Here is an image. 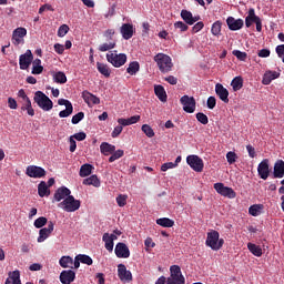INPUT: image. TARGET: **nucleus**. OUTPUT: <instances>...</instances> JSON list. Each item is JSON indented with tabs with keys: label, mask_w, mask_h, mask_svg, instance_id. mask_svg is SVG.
<instances>
[{
	"label": "nucleus",
	"mask_w": 284,
	"mask_h": 284,
	"mask_svg": "<svg viewBox=\"0 0 284 284\" xmlns=\"http://www.w3.org/2000/svg\"><path fill=\"white\" fill-rule=\"evenodd\" d=\"M58 207H62L64 212H77V210L81 207V201L74 199L72 195H69L62 202L59 203Z\"/></svg>",
	"instance_id": "nucleus-5"
},
{
	"label": "nucleus",
	"mask_w": 284,
	"mask_h": 284,
	"mask_svg": "<svg viewBox=\"0 0 284 284\" xmlns=\"http://www.w3.org/2000/svg\"><path fill=\"white\" fill-rule=\"evenodd\" d=\"M102 241L104 242V247L108 252H112V250H114V242L110 239V233H104Z\"/></svg>",
	"instance_id": "nucleus-34"
},
{
	"label": "nucleus",
	"mask_w": 284,
	"mask_h": 284,
	"mask_svg": "<svg viewBox=\"0 0 284 284\" xmlns=\"http://www.w3.org/2000/svg\"><path fill=\"white\" fill-rule=\"evenodd\" d=\"M74 112V106H67L65 110L59 112L60 119H68Z\"/></svg>",
	"instance_id": "nucleus-48"
},
{
	"label": "nucleus",
	"mask_w": 284,
	"mask_h": 284,
	"mask_svg": "<svg viewBox=\"0 0 284 284\" xmlns=\"http://www.w3.org/2000/svg\"><path fill=\"white\" fill-rule=\"evenodd\" d=\"M139 70H141V64H139L138 61L130 62L129 67L126 68V72L131 77H134Z\"/></svg>",
	"instance_id": "nucleus-36"
},
{
	"label": "nucleus",
	"mask_w": 284,
	"mask_h": 284,
	"mask_svg": "<svg viewBox=\"0 0 284 284\" xmlns=\"http://www.w3.org/2000/svg\"><path fill=\"white\" fill-rule=\"evenodd\" d=\"M28 34V29L23 27H18L12 33L13 45H20L23 42V38Z\"/></svg>",
	"instance_id": "nucleus-12"
},
{
	"label": "nucleus",
	"mask_w": 284,
	"mask_h": 284,
	"mask_svg": "<svg viewBox=\"0 0 284 284\" xmlns=\"http://www.w3.org/2000/svg\"><path fill=\"white\" fill-rule=\"evenodd\" d=\"M53 79H54L55 83H61V84L68 83V77H65V73L62 71L57 72L53 75Z\"/></svg>",
	"instance_id": "nucleus-42"
},
{
	"label": "nucleus",
	"mask_w": 284,
	"mask_h": 284,
	"mask_svg": "<svg viewBox=\"0 0 284 284\" xmlns=\"http://www.w3.org/2000/svg\"><path fill=\"white\" fill-rule=\"evenodd\" d=\"M220 234L217 231H211L207 233L206 236V245L207 247H211V250L214 251H219L223 247V243H225V241H223V239L220 240Z\"/></svg>",
	"instance_id": "nucleus-3"
},
{
	"label": "nucleus",
	"mask_w": 284,
	"mask_h": 284,
	"mask_svg": "<svg viewBox=\"0 0 284 284\" xmlns=\"http://www.w3.org/2000/svg\"><path fill=\"white\" fill-rule=\"evenodd\" d=\"M26 174L27 176H30V179H43V176H45V169L37 165H29Z\"/></svg>",
	"instance_id": "nucleus-11"
},
{
	"label": "nucleus",
	"mask_w": 284,
	"mask_h": 284,
	"mask_svg": "<svg viewBox=\"0 0 284 284\" xmlns=\"http://www.w3.org/2000/svg\"><path fill=\"white\" fill-rule=\"evenodd\" d=\"M196 120L202 123V125H207V123H210L207 115L202 112L196 113Z\"/></svg>",
	"instance_id": "nucleus-52"
},
{
	"label": "nucleus",
	"mask_w": 284,
	"mask_h": 284,
	"mask_svg": "<svg viewBox=\"0 0 284 284\" xmlns=\"http://www.w3.org/2000/svg\"><path fill=\"white\" fill-rule=\"evenodd\" d=\"M226 26L229 27V30L236 32V30H241L245 26V21H243V19H236L234 17H229L226 19Z\"/></svg>",
	"instance_id": "nucleus-15"
},
{
	"label": "nucleus",
	"mask_w": 284,
	"mask_h": 284,
	"mask_svg": "<svg viewBox=\"0 0 284 284\" xmlns=\"http://www.w3.org/2000/svg\"><path fill=\"white\" fill-rule=\"evenodd\" d=\"M174 28L176 30H180V32H187L190 27H187V23H185L183 21H178L174 23Z\"/></svg>",
	"instance_id": "nucleus-56"
},
{
	"label": "nucleus",
	"mask_w": 284,
	"mask_h": 284,
	"mask_svg": "<svg viewBox=\"0 0 284 284\" xmlns=\"http://www.w3.org/2000/svg\"><path fill=\"white\" fill-rule=\"evenodd\" d=\"M275 52L280 59H283L284 57V44H280L276 47Z\"/></svg>",
	"instance_id": "nucleus-63"
},
{
	"label": "nucleus",
	"mask_w": 284,
	"mask_h": 284,
	"mask_svg": "<svg viewBox=\"0 0 284 284\" xmlns=\"http://www.w3.org/2000/svg\"><path fill=\"white\" fill-rule=\"evenodd\" d=\"M115 201L119 207H125V205H128V195L120 194L116 196Z\"/></svg>",
	"instance_id": "nucleus-49"
},
{
	"label": "nucleus",
	"mask_w": 284,
	"mask_h": 284,
	"mask_svg": "<svg viewBox=\"0 0 284 284\" xmlns=\"http://www.w3.org/2000/svg\"><path fill=\"white\" fill-rule=\"evenodd\" d=\"M82 99L88 103V105H99V103H101V99L89 91L82 92Z\"/></svg>",
	"instance_id": "nucleus-23"
},
{
	"label": "nucleus",
	"mask_w": 284,
	"mask_h": 284,
	"mask_svg": "<svg viewBox=\"0 0 284 284\" xmlns=\"http://www.w3.org/2000/svg\"><path fill=\"white\" fill-rule=\"evenodd\" d=\"M106 61L113 65V68H121L128 62V55L125 53H108Z\"/></svg>",
	"instance_id": "nucleus-6"
},
{
	"label": "nucleus",
	"mask_w": 284,
	"mask_h": 284,
	"mask_svg": "<svg viewBox=\"0 0 284 284\" xmlns=\"http://www.w3.org/2000/svg\"><path fill=\"white\" fill-rule=\"evenodd\" d=\"M115 150H116V146L108 142H102L100 145V152L101 154H104V156H110V154L114 153Z\"/></svg>",
	"instance_id": "nucleus-27"
},
{
	"label": "nucleus",
	"mask_w": 284,
	"mask_h": 284,
	"mask_svg": "<svg viewBox=\"0 0 284 284\" xmlns=\"http://www.w3.org/2000/svg\"><path fill=\"white\" fill-rule=\"evenodd\" d=\"M94 169V166H92L91 164H83L80 168V176L82 179H85V176H90V174H92V170Z\"/></svg>",
	"instance_id": "nucleus-37"
},
{
	"label": "nucleus",
	"mask_w": 284,
	"mask_h": 284,
	"mask_svg": "<svg viewBox=\"0 0 284 284\" xmlns=\"http://www.w3.org/2000/svg\"><path fill=\"white\" fill-rule=\"evenodd\" d=\"M116 48V42H105L99 47L100 52H108L109 50H114Z\"/></svg>",
	"instance_id": "nucleus-45"
},
{
	"label": "nucleus",
	"mask_w": 284,
	"mask_h": 284,
	"mask_svg": "<svg viewBox=\"0 0 284 284\" xmlns=\"http://www.w3.org/2000/svg\"><path fill=\"white\" fill-rule=\"evenodd\" d=\"M118 276L123 283H130V281L132 280V272L128 271L125 264H119Z\"/></svg>",
	"instance_id": "nucleus-16"
},
{
	"label": "nucleus",
	"mask_w": 284,
	"mask_h": 284,
	"mask_svg": "<svg viewBox=\"0 0 284 284\" xmlns=\"http://www.w3.org/2000/svg\"><path fill=\"white\" fill-rule=\"evenodd\" d=\"M186 163L194 170V172H203V159L199 158V155H189L186 158Z\"/></svg>",
	"instance_id": "nucleus-10"
},
{
	"label": "nucleus",
	"mask_w": 284,
	"mask_h": 284,
	"mask_svg": "<svg viewBox=\"0 0 284 284\" xmlns=\"http://www.w3.org/2000/svg\"><path fill=\"white\" fill-rule=\"evenodd\" d=\"M52 232H54V222L50 221L48 227H43L39 231L38 243H43V241L50 237Z\"/></svg>",
	"instance_id": "nucleus-14"
},
{
	"label": "nucleus",
	"mask_w": 284,
	"mask_h": 284,
	"mask_svg": "<svg viewBox=\"0 0 284 284\" xmlns=\"http://www.w3.org/2000/svg\"><path fill=\"white\" fill-rule=\"evenodd\" d=\"M214 190L221 196H225V199H236V192L234 189L225 186V184L217 182L214 184Z\"/></svg>",
	"instance_id": "nucleus-8"
},
{
	"label": "nucleus",
	"mask_w": 284,
	"mask_h": 284,
	"mask_svg": "<svg viewBox=\"0 0 284 284\" xmlns=\"http://www.w3.org/2000/svg\"><path fill=\"white\" fill-rule=\"evenodd\" d=\"M70 194H72V191H70V189H68L67 186H61L55 191L53 199L59 203L60 201H63V199H68Z\"/></svg>",
	"instance_id": "nucleus-21"
},
{
	"label": "nucleus",
	"mask_w": 284,
	"mask_h": 284,
	"mask_svg": "<svg viewBox=\"0 0 284 284\" xmlns=\"http://www.w3.org/2000/svg\"><path fill=\"white\" fill-rule=\"evenodd\" d=\"M215 93L221 99V101H223V103H230V91H227L223 84L217 83L215 85Z\"/></svg>",
	"instance_id": "nucleus-19"
},
{
	"label": "nucleus",
	"mask_w": 284,
	"mask_h": 284,
	"mask_svg": "<svg viewBox=\"0 0 284 284\" xmlns=\"http://www.w3.org/2000/svg\"><path fill=\"white\" fill-rule=\"evenodd\" d=\"M180 103L183 105V110L184 112H187V114H194L196 111V100L194 97L183 95L180 99Z\"/></svg>",
	"instance_id": "nucleus-7"
},
{
	"label": "nucleus",
	"mask_w": 284,
	"mask_h": 284,
	"mask_svg": "<svg viewBox=\"0 0 284 284\" xmlns=\"http://www.w3.org/2000/svg\"><path fill=\"white\" fill-rule=\"evenodd\" d=\"M60 266L68 268V267H72V265H74V260L70 256H62L59 261Z\"/></svg>",
	"instance_id": "nucleus-40"
},
{
	"label": "nucleus",
	"mask_w": 284,
	"mask_h": 284,
	"mask_svg": "<svg viewBox=\"0 0 284 284\" xmlns=\"http://www.w3.org/2000/svg\"><path fill=\"white\" fill-rule=\"evenodd\" d=\"M45 10H49V12H54V8H52L51 4L45 3L40 7L39 14H43Z\"/></svg>",
	"instance_id": "nucleus-60"
},
{
	"label": "nucleus",
	"mask_w": 284,
	"mask_h": 284,
	"mask_svg": "<svg viewBox=\"0 0 284 284\" xmlns=\"http://www.w3.org/2000/svg\"><path fill=\"white\" fill-rule=\"evenodd\" d=\"M278 77H281V73L276 71H266L264 73L262 83L263 85H270V83H272L275 79H278Z\"/></svg>",
	"instance_id": "nucleus-25"
},
{
	"label": "nucleus",
	"mask_w": 284,
	"mask_h": 284,
	"mask_svg": "<svg viewBox=\"0 0 284 284\" xmlns=\"http://www.w3.org/2000/svg\"><path fill=\"white\" fill-rule=\"evenodd\" d=\"M97 68H98V72H100V74H103V77H105L106 79L110 77L111 71H110V67H108V64L97 62Z\"/></svg>",
	"instance_id": "nucleus-35"
},
{
	"label": "nucleus",
	"mask_w": 284,
	"mask_h": 284,
	"mask_svg": "<svg viewBox=\"0 0 284 284\" xmlns=\"http://www.w3.org/2000/svg\"><path fill=\"white\" fill-rule=\"evenodd\" d=\"M284 176V161L277 160L273 168V179H283Z\"/></svg>",
	"instance_id": "nucleus-24"
},
{
	"label": "nucleus",
	"mask_w": 284,
	"mask_h": 284,
	"mask_svg": "<svg viewBox=\"0 0 284 284\" xmlns=\"http://www.w3.org/2000/svg\"><path fill=\"white\" fill-rule=\"evenodd\" d=\"M153 60L158 64V68L160 72H172L173 63H172V58L165 53H158Z\"/></svg>",
	"instance_id": "nucleus-2"
},
{
	"label": "nucleus",
	"mask_w": 284,
	"mask_h": 284,
	"mask_svg": "<svg viewBox=\"0 0 284 284\" xmlns=\"http://www.w3.org/2000/svg\"><path fill=\"white\" fill-rule=\"evenodd\" d=\"M83 119H85V113L79 112V113H77L75 115L72 116L71 123L73 125H77L78 123H81V121H83Z\"/></svg>",
	"instance_id": "nucleus-51"
},
{
	"label": "nucleus",
	"mask_w": 284,
	"mask_h": 284,
	"mask_svg": "<svg viewBox=\"0 0 284 284\" xmlns=\"http://www.w3.org/2000/svg\"><path fill=\"white\" fill-rule=\"evenodd\" d=\"M166 284H185V276H183V273L181 272V266H170V277L168 278Z\"/></svg>",
	"instance_id": "nucleus-4"
},
{
	"label": "nucleus",
	"mask_w": 284,
	"mask_h": 284,
	"mask_svg": "<svg viewBox=\"0 0 284 284\" xmlns=\"http://www.w3.org/2000/svg\"><path fill=\"white\" fill-rule=\"evenodd\" d=\"M95 281H97L98 284H105V274L97 273L95 274Z\"/></svg>",
	"instance_id": "nucleus-62"
},
{
	"label": "nucleus",
	"mask_w": 284,
	"mask_h": 284,
	"mask_svg": "<svg viewBox=\"0 0 284 284\" xmlns=\"http://www.w3.org/2000/svg\"><path fill=\"white\" fill-rule=\"evenodd\" d=\"M233 57H236L239 61H246L247 60V53L243 52L241 50H233L232 51Z\"/></svg>",
	"instance_id": "nucleus-47"
},
{
	"label": "nucleus",
	"mask_w": 284,
	"mask_h": 284,
	"mask_svg": "<svg viewBox=\"0 0 284 284\" xmlns=\"http://www.w3.org/2000/svg\"><path fill=\"white\" fill-rule=\"evenodd\" d=\"M112 155L109 158V163H114V161L123 158V154H125V152L123 150H115L113 153H111Z\"/></svg>",
	"instance_id": "nucleus-46"
},
{
	"label": "nucleus",
	"mask_w": 284,
	"mask_h": 284,
	"mask_svg": "<svg viewBox=\"0 0 284 284\" xmlns=\"http://www.w3.org/2000/svg\"><path fill=\"white\" fill-rule=\"evenodd\" d=\"M115 255L118 258H130V248L125 243L119 242L115 245Z\"/></svg>",
	"instance_id": "nucleus-18"
},
{
	"label": "nucleus",
	"mask_w": 284,
	"mask_h": 284,
	"mask_svg": "<svg viewBox=\"0 0 284 284\" xmlns=\"http://www.w3.org/2000/svg\"><path fill=\"white\" fill-rule=\"evenodd\" d=\"M21 284V273L19 271H13L9 273V277L7 278L4 284Z\"/></svg>",
	"instance_id": "nucleus-29"
},
{
	"label": "nucleus",
	"mask_w": 284,
	"mask_h": 284,
	"mask_svg": "<svg viewBox=\"0 0 284 284\" xmlns=\"http://www.w3.org/2000/svg\"><path fill=\"white\" fill-rule=\"evenodd\" d=\"M34 103H37L38 108L43 110L44 112H50L52 108H54V103L45 93L42 91H37L33 97Z\"/></svg>",
	"instance_id": "nucleus-1"
},
{
	"label": "nucleus",
	"mask_w": 284,
	"mask_h": 284,
	"mask_svg": "<svg viewBox=\"0 0 284 284\" xmlns=\"http://www.w3.org/2000/svg\"><path fill=\"white\" fill-rule=\"evenodd\" d=\"M257 174L263 181H267L270 178V160L264 159L257 166Z\"/></svg>",
	"instance_id": "nucleus-13"
},
{
	"label": "nucleus",
	"mask_w": 284,
	"mask_h": 284,
	"mask_svg": "<svg viewBox=\"0 0 284 284\" xmlns=\"http://www.w3.org/2000/svg\"><path fill=\"white\" fill-rule=\"evenodd\" d=\"M32 61H34V55L32 51L29 49L24 54H21L19 58L20 70H28L30 65H32Z\"/></svg>",
	"instance_id": "nucleus-9"
},
{
	"label": "nucleus",
	"mask_w": 284,
	"mask_h": 284,
	"mask_svg": "<svg viewBox=\"0 0 284 284\" xmlns=\"http://www.w3.org/2000/svg\"><path fill=\"white\" fill-rule=\"evenodd\" d=\"M156 224L161 225V227H174V220H170L169 217H161L156 220Z\"/></svg>",
	"instance_id": "nucleus-38"
},
{
	"label": "nucleus",
	"mask_w": 284,
	"mask_h": 284,
	"mask_svg": "<svg viewBox=\"0 0 284 284\" xmlns=\"http://www.w3.org/2000/svg\"><path fill=\"white\" fill-rule=\"evenodd\" d=\"M83 185H93V187H101V180H99V176L91 175L90 178H87L83 180Z\"/></svg>",
	"instance_id": "nucleus-31"
},
{
	"label": "nucleus",
	"mask_w": 284,
	"mask_h": 284,
	"mask_svg": "<svg viewBox=\"0 0 284 284\" xmlns=\"http://www.w3.org/2000/svg\"><path fill=\"white\" fill-rule=\"evenodd\" d=\"M33 225L37 230H41V227L48 225V219L45 216H40L33 222Z\"/></svg>",
	"instance_id": "nucleus-44"
},
{
	"label": "nucleus",
	"mask_w": 284,
	"mask_h": 284,
	"mask_svg": "<svg viewBox=\"0 0 284 284\" xmlns=\"http://www.w3.org/2000/svg\"><path fill=\"white\" fill-rule=\"evenodd\" d=\"M121 132H123V126L120 124L113 129L111 133L112 139H116L121 134Z\"/></svg>",
	"instance_id": "nucleus-59"
},
{
	"label": "nucleus",
	"mask_w": 284,
	"mask_h": 284,
	"mask_svg": "<svg viewBox=\"0 0 284 284\" xmlns=\"http://www.w3.org/2000/svg\"><path fill=\"white\" fill-rule=\"evenodd\" d=\"M222 26H223V23L219 20L212 24L211 32L214 37H221Z\"/></svg>",
	"instance_id": "nucleus-41"
},
{
	"label": "nucleus",
	"mask_w": 284,
	"mask_h": 284,
	"mask_svg": "<svg viewBox=\"0 0 284 284\" xmlns=\"http://www.w3.org/2000/svg\"><path fill=\"white\" fill-rule=\"evenodd\" d=\"M174 168H176V163H174V162H166V163L162 164L161 171L162 172H168V170H174Z\"/></svg>",
	"instance_id": "nucleus-57"
},
{
	"label": "nucleus",
	"mask_w": 284,
	"mask_h": 284,
	"mask_svg": "<svg viewBox=\"0 0 284 284\" xmlns=\"http://www.w3.org/2000/svg\"><path fill=\"white\" fill-rule=\"evenodd\" d=\"M74 278H77V273L72 270L62 271L60 273V282L62 284H70L74 282Z\"/></svg>",
	"instance_id": "nucleus-20"
},
{
	"label": "nucleus",
	"mask_w": 284,
	"mask_h": 284,
	"mask_svg": "<svg viewBox=\"0 0 284 284\" xmlns=\"http://www.w3.org/2000/svg\"><path fill=\"white\" fill-rule=\"evenodd\" d=\"M236 159H239V155H236L234 151L226 153V160L230 165H234V163H236Z\"/></svg>",
	"instance_id": "nucleus-50"
},
{
	"label": "nucleus",
	"mask_w": 284,
	"mask_h": 284,
	"mask_svg": "<svg viewBox=\"0 0 284 284\" xmlns=\"http://www.w3.org/2000/svg\"><path fill=\"white\" fill-rule=\"evenodd\" d=\"M78 258H80V263H83L84 265H92V263H94L92 257L85 254H79Z\"/></svg>",
	"instance_id": "nucleus-54"
},
{
	"label": "nucleus",
	"mask_w": 284,
	"mask_h": 284,
	"mask_svg": "<svg viewBox=\"0 0 284 284\" xmlns=\"http://www.w3.org/2000/svg\"><path fill=\"white\" fill-rule=\"evenodd\" d=\"M20 103L22 112L27 111L29 116H34V109L32 108V101H30V98L21 100Z\"/></svg>",
	"instance_id": "nucleus-26"
},
{
	"label": "nucleus",
	"mask_w": 284,
	"mask_h": 284,
	"mask_svg": "<svg viewBox=\"0 0 284 284\" xmlns=\"http://www.w3.org/2000/svg\"><path fill=\"white\" fill-rule=\"evenodd\" d=\"M181 19H183L184 23L187 26H194V16L191 11L183 9L181 11Z\"/></svg>",
	"instance_id": "nucleus-30"
},
{
	"label": "nucleus",
	"mask_w": 284,
	"mask_h": 284,
	"mask_svg": "<svg viewBox=\"0 0 284 284\" xmlns=\"http://www.w3.org/2000/svg\"><path fill=\"white\" fill-rule=\"evenodd\" d=\"M142 132H144L149 139H152L154 136V130L149 124L142 125Z\"/></svg>",
	"instance_id": "nucleus-53"
},
{
	"label": "nucleus",
	"mask_w": 284,
	"mask_h": 284,
	"mask_svg": "<svg viewBox=\"0 0 284 284\" xmlns=\"http://www.w3.org/2000/svg\"><path fill=\"white\" fill-rule=\"evenodd\" d=\"M231 85L233 88V92H239V90H241L243 88V78L242 77H235L232 80Z\"/></svg>",
	"instance_id": "nucleus-39"
},
{
	"label": "nucleus",
	"mask_w": 284,
	"mask_h": 284,
	"mask_svg": "<svg viewBox=\"0 0 284 284\" xmlns=\"http://www.w3.org/2000/svg\"><path fill=\"white\" fill-rule=\"evenodd\" d=\"M206 105H207L209 110H214L216 108V98L209 97V99L206 101Z\"/></svg>",
	"instance_id": "nucleus-58"
},
{
	"label": "nucleus",
	"mask_w": 284,
	"mask_h": 284,
	"mask_svg": "<svg viewBox=\"0 0 284 284\" xmlns=\"http://www.w3.org/2000/svg\"><path fill=\"white\" fill-rule=\"evenodd\" d=\"M260 19L261 18L256 16V11L254 10V8L248 9L247 16L245 18V27L252 28V24L258 22Z\"/></svg>",
	"instance_id": "nucleus-22"
},
{
	"label": "nucleus",
	"mask_w": 284,
	"mask_h": 284,
	"mask_svg": "<svg viewBox=\"0 0 284 284\" xmlns=\"http://www.w3.org/2000/svg\"><path fill=\"white\" fill-rule=\"evenodd\" d=\"M70 32V27L68 24H62L58 29V37L63 38Z\"/></svg>",
	"instance_id": "nucleus-55"
},
{
	"label": "nucleus",
	"mask_w": 284,
	"mask_h": 284,
	"mask_svg": "<svg viewBox=\"0 0 284 284\" xmlns=\"http://www.w3.org/2000/svg\"><path fill=\"white\" fill-rule=\"evenodd\" d=\"M262 209H263V205L261 204L251 205L248 207V214H251V216H258V214H261Z\"/></svg>",
	"instance_id": "nucleus-43"
},
{
	"label": "nucleus",
	"mask_w": 284,
	"mask_h": 284,
	"mask_svg": "<svg viewBox=\"0 0 284 284\" xmlns=\"http://www.w3.org/2000/svg\"><path fill=\"white\" fill-rule=\"evenodd\" d=\"M38 194L41 199H43V196H50V190H48V183H45V181L39 183Z\"/></svg>",
	"instance_id": "nucleus-32"
},
{
	"label": "nucleus",
	"mask_w": 284,
	"mask_h": 284,
	"mask_svg": "<svg viewBox=\"0 0 284 284\" xmlns=\"http://www.w3.org/2000/svg\"><path fill=\"white\" fill-rule=\"evenodd\" d=\"M120 33L125 41H130L134 37V26L130 23H123L120 28Z\"/></svg>",
	"instance_id": "nucleus-17"
},
{
	"label": "nucleus",
	"mask_w": 284,
	"mask_h": 284,
	"mask_svg": "<svg viewBox=\"0 0 284 284\" xmlns=\"http://www.w3.org/2000/svg\"><path fill=\"white\" fill-rule=\"evenodd\" d=\"M202 28H205V24L203 22L200 21V22L195 23L192 28L193 34H196V32H201Z\"/></svg>",
	"instance_id": "nucleus-61"
},
{
	"label": "nucleus",
	"mask_w": 284,
	"mask_h": 284,
	"mask_svg": "<svg viewBox=\"0 0 284 284\" xmlns=\"http://www.w3.org/2000/svg\"><path fill=\"white\" fill-rule=\"evenodd\" d=\"M247 250L253 256H263V248L254 243H247Z\"/></svg>",
	"instance_id": "nucleus-33"
},
{
	"label": "nucleus",
	"mask_w": 284,
	"mask_h": 284,
	"mask_svg": "<svg viewBox=\"0 0 284 284\" xmlns=\"http://www.w3.org/2000/svg\"><path fill=\"white\" fill-rule=\"evenodd\" d=\"M42 73H43V67L32 65L31 74H42Z\"/></svg>",
	"instance_id": "nucleus-64"
},
{
	"label": "nucleus",
	"mask_w": 284,
	"mask_h": 284,
	"mask_svg": "<svg viewBox=\"0 0 284 284\" xmlns=\"http://www.w3.org/2000/svg\"><path fill=\"white\" fill-rule=\"evenodd\" d=\"M155 97L162 101V103H165L168 101V93L165 92V88L163 85L158 84L154 87Z\"/></svg>",
	"instance_id": "nucleus-28"
}]
</instances>
